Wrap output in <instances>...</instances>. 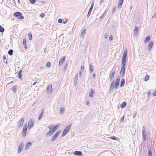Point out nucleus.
Masks as SVG:
<instances>
[{"label":"nucleus","mask_w":156,"mask_h":156,"mask_svg":"<svg viewBox=\"0 0 156 156\" xmlns=\"http://www.w3.org/2000/svg\"><path fill=\"white\" fill-rule=\"evenodd\" d=\"M127 56V50L126 49L125 50L124 52L123 53L122 64V66H125V63L126 62V58Z\"/></svg>","instance_id":"obj_1"},{"label":"nucleus","mask_w":156,"mask_h":156,"mask_svg":"<svg viewBox=\"0 0 156 156\" xmlns=\"http://www.w3.org/2000/svg\"><path fill=\"white\" fill-rule=\"evenodd\" d=\"M71 126L72 124H70L68 125V126L65 128L64 130L63 131L62 134V136H64L67 133L69 132Z\"/></svg>","instance_id":"obj_2"},{"label":"nucleus","mask_w":156,"mask_h":156,"mask_svg":"<svg viewBox=\"0 0 156 156\" xmlns=\"http://www.w3.org/2000/svg\"><path fill=\"white\" fill-rule=\"evenodd\" d=\"M14 16L17 17V18L23 20L24 19V17L22 16V14L20 12H16L14 13Z\"/></svg>","instance_id":"obj_3"},{"label":"nucleus","mask_w":156,"mask_h":156,"mask_svg":"<svg viewBox=\"0 0 156 156\" xmlns=\"http://www.w3.org/2000/svg\"><path fill=\"white\" fill-rule=\"evenodd\" d=\"M120 81V78L119 76H118L115 80L114 88L115 89H117L119 86V82Z\"/></svg>","instance_id":"obj_4"},{"label":"nucleus","mask_w":156,"mask_h":156,"mask_svg":"<svg viewBox=\"0 0 156 156\" xmlns=\"http://www.w3.org/2000/svg\"><path fill=\"white\" fill-rule=\"evenodd\" d=\"M27 130V124H25L23 126V130L22 132V135L23 137H25L26 135V133Z\"/></svg>","instance_id":"obj_5"},{"label":"nucleus","mask_w":156,"mask_h":156,"mask_svg":"<svg viewBox=\"0 0 156 156\" xmlns=\"http://www.w3.org/2000/svg\"><path fill=\"white\" fill-rule=\"evenodd\" d=\"M34 121L33 119H30L28 123V129H30L33 126Z\"/></svg>","instance_id":"obj_6"},{"label":"nucleus","mask_w":156,"mask_h":156,"mask_svg":"<svg viewBox=\"0 0 156 156\" xmlns=\"http://www.w3.org/2000/svg\"><path fill=\"white\" fill-rule=\"evenodd\" d=\"M125 66H122L121 69L120 74L121 75L122 77L124 76L125 74Z\"/></svg>","instance_id":"obj_7"},{"label":"nucleus","mask_w":156,"mask_h":156,"mask_svg":"<svg viewBox=\"0 0 156 156\" xmlns=\"http://www.w3.org/2000/svg\"><path fill=\"white\" fill-rule=\"evenodd\" d=\"M60 131H58L52 137L51 139V141H53L55 140L57 137L59 135Z\"/></svg>","instance_id":"obj_8"},{"label":"nucleus","mask_w":156,"mask_h":156,"mask_svg":"<svg viewBox=\"0 0 156 156\" xmlns=\"http://www.w3.org/2000/svg\"><path fill=\"white\" fill-rule=\"evenodd\" d=\"M24 119L25 118L23 117L19 120V122L17 124L19 127H21L23 125Z\"/></svg>","instance_id":"obj_9"},{"label":"nucleus","mask_w":156,"mask_h":156,"mask_svg":"<svg viewBox=\"0 0 156 156\" xmlns=\"http://www.w3.org/2000/svg\"><path fill=\"white\" fill-rule=\"evenodd\" d=\"M23 143H20L18 147V153H20L21 151L22 150L23 148Z\"/></svg>","instance_id":"obj_10"},{"label":"nucleus","mask_w":156,"mask_h":156,"mask_svg":"<svg viewBox=\"0 0 156 156\" xmlns=\"http://www.w3.org/2000/svg\"><path fill=\"white\" fill-rule=\"evenodd\" d=\"M146 130L144 129H143L142 130L143 139L144 141H145L146 139Z\"/></svg>","instance_id":"obj_11"},{"label":"nucleus","mask_w":156,"mask_h":156,"mask_svg":"<svg viewBox=\"0 0 156 156\" xmlns=\"http://www.w3.org/2000/svg\"><path fill=\"white\" fill-rule=\"evenodd\" d=\"M94 5V2H93L92 3V4L91 5V6H90V8L89 10V11L88 12V14H87V17H89V16H90V15L91 11H92V9L93 8Z\"/></svg>","instance_id":"obj_12"},{"label":"nucleus","mask_w":156,"mask_h":156,"mask_svg":"<svg viewBox=\"0 0 156 156\" xmlns=\"http://www.w3.org/2000/svg\"><path fill=\"white\" fill-rule=\"evenodd\" d=\"M65 57L64 56L62 57L60 59L59 62V65L60 66L63 64V63L65 61Z\"/></svg>","instance_id":"obj_13"},{"label":"nucleus","mask_w":156,"mask_h":156,"mask_svg":"<svg viewBox=\"0 0 156 156\" xmlns=\"http://www.w3.org/2000/svg\"><path fill=\"white\" fill-rule=\"evenodd\" d=\"M138 31V27H135L134 32L133 35L134 36H136L137 35Z\"/></svg>","instance_id":"obj_14"},{"label":"nucleus","mask_w":156,"mask_h":156,"mask_svg":"<svg viewBox=\"0 0 156 156\" xmlns=\"http://www.w3.org/2000/svg\"><path fill=\"white\" fill-rule=\"evenodd\" d=\"M73 154L76 156H83L82 153L80 151H75L74 152Z\"/></svg>","instance_id":"obj_15"},{"label":"nucleus","mask_w":156,"mask_h":156,"mask_svg":"<svg viewBox=\"0 0 156 156\" xmlns=\"http://www.w3.org/2000/svg\"><path fill=\"white\" fill-rule=\"evenodd\" d=\"M32 146V144L30 142H27L25 146V149L27 150L30 147Z\"/></svg>","instance_id":"obj_16"},{"label":"nucleus","mask_w":156,"mask_h":156,"mask_svg":"<svg viewBox=\"0 0 156 156\" xmlns=\"http://www.w3.org/2000/svg\"><path fill=\"white\" fill-rule=\"evenodd\" d=\"M123 2V0H119L118 5V8L119 9L121 8Z\"/></svg>","instance_id":"obj_17"},{"label":"nucleus","mask_w":156,"mask_h":156,"mask_svg":"<svg viewBox=\"0 0 156 156\" xmlns=\"http://www.w3.org/2000/svg\"><path fill=\"white\" fill-rule=\"evenodd\" d=\"M44 110V109H42V110H41V112L39 114V116H38V119L39 120H40L41 119L43 114Z\"/></svg>","instance_id":"obj_18"},{"label":"nucleus","mask_w":156,"mask_h":156,"mask_svg":"<svg viewBox=\"0 0 156 156\" xmlns=\"http://www.w3.org/2000/svg\"><path fill=\"white\" fill-rule=\"evenodd\" d=\"M153 42L152 41H150L148 44V50L150 51L151 49L153 44Z\"/></svg>","instance_id":"obj_19"},{"label":"nucleus","mask_w":156,"mask_h":156,"mask_svg":"<svg viewBox=\"0 0 156 156\" xmlns=\"http://www.w3.org/2000/svg\"><path fill=\"white\" fill-rule=\"evenodd\" d=\"M78 78V73H76V74L75 77L74 78V83L75 84H76L77 83Z\"/></svg>","instance_id":"obj_20"},{"label":"nucleus","mask_w":156,"mask_h":156,"mask_svg":"<svg viewBox=\"0 0 156 156\" xmlns=\"http://www.w3.org/2000/svg\"><path fill=\"white\" fill-rule=\"evenodd\" d=\"M94 93V90L93 89H91L90 92L89 93V96L91 98L93 97V94Z\"/></svg>","instance_id":"obj_21"},{"label":"nucleus","mask_w":156,"mask_h":156,"mask_svg":"<svg viewBox=\"0 0 156 156\" xmlns=\"http://www.w3.org/2000/svg\"><path fill=\"white\" fill-rule=\"evenodd\" d=\"M125 79H122L121 81L120 86L121 87H123L125 84Z\"/></svg>","instance_id":"obj_22"},{"label":"nucleus","mask_w":156,"mask_h":156,"mask_svg":"<svg viewBox=\"0 0 156 156\" xmlns=\"http://www.w3.org/2000/svg\"><path fill=\"white\" fill-rule=\"evenodd\" d=\"M115 73V72L114 71H113L111 74V75L109 78V79H110V80L111 81L113 79L114 75Z\"/></svg>","instance_id":"obj_23"},{"label":"nucleus","mask_w":156,"mask_h":156,"mask_svg":"<svg viewBox=\"0 0 156 156\" xmlns=\"http://www.w3.org/2000/svg\"><path fill=\"white\" fill-rule=\"evenodd\" d=\"M94 70V68L92 63L90 64L89 67V70L90 73H92Z\"/></svg>","instance_id":"obj_24"},{"label":"nucleus","mask_w":156,"mask_h":156,"mask_svg":"<svg viewBox=\"0 0 156 156\" xmlns=\"http://www.w3.org/2000/svg\"><path fill=\"white\" fill-rule=\"evenodd\" d=\"M17 87L16 85L13 86L12 88V90L13 91V92L14 93H16V90L17 89Z\"/></svg>","instance_id":"obj_25"},{"label":"nucleus","mask_w":156,"mask_h":156,"mask_svg":"<svg viewBox=\"0 0 156 156\" xmlns=\"http://www.w3.org/2000/svg\"><path fill=\"white\" fill-rule=\"evenodd\" d=\"M47 90L51 91L52 90V85L51 84L49 85L47 88Z\"/></svg>","instance_id":"obj_26"},{"label":"nucleus","mask_w":156,"mask_h":156,"mask_svg":"<svg viewBox=\"0 0 156 156\" xmlns=\"http://www.w3.org/2000/svg\"><path fill=\"white\" fill-rule=\"evenodd\" d=\"M126 102H123L121 104V106L122 108H123L125 107L126 105Z\"/></svg>","instance_id":"obj_27"},{"label":"nucleus","mask_w":156,"mask_h":156,"mask_svg":"<svg viewBox=\"0 0 156 156\" xmlns=\"http://www.w3.org/2000/svg\"><path fill=\"white\" fill-rule=\"evenodd\" d=\"M86 33V29H84L82 31L81 35V36H82L83 37L84 36Z\"/></svg>","instance_id":"obj_28"},{"label":"nucleus","mask_w":156,"mask_h":156,"mask_svg":"<svg viewBox=\"0 0 156 156\" xmlns=\"http://www.w3.org/2000/svg\"><path fill=\"white\" fill-rule=\"evenodd\" d=\"M150 36H148L147 37L145 38V40H144V42H147L149 41L150 40Z\"/></svg>","instance_id":"obj_29"},{"label":"nucleus","mask_w":156,"mask_h":156,"mask_svg":"<svg viewBox=\"0 0 156 156\" xmlns=\"http://www.w3.org/2000/svg\"><path fill=\"white\" fill-rule=\"evenodd\" d=\"M107 12V10H106L104 11L102 15L100 17V20H101L103 17L106 14Z\"/></svg>","instance_id":"obj_30"},{"label":"nucleus","mask_w":156,"mask_h":156,"mask_svg":"<svg viewBox=\"0 0 156 156\" xmlns=\"http://www.w3.org/2000/svg\"><path fill=\"white\" fill-rule=\"evenodd\" d=\"M22 70H20V71L19 72V73H18V77L20 78V79H21V78L22 77V76H21V75H22Z\"/></svg>","instance_id":"obj_31"},{"label":"nucleus","mask_w":156,"mask_h":156,"mask_svg":"<svg viewBox=\"0 0 156 156\" xmlns=\"http://www.w3.org/2000/svg\"><path fill=\"white\" fill-rule=\"evenodd\" d=\"M13 51L12 49H10L8 51V53L10 55H12Z\"/></svg>","instance_id":"obj_32"},{"label":"nucleus","mask_w":156,"mask_h":156,"mask_svg":"<svg viewBox=\"0 0 156 156\" xmlns=\"http://www.w3.org/2000/svg\"><path fill=\"white\" fill-rule=\"evenodd\" d=\"M149 78V75H147L144 78V80L145 81H147V80H148Z\"/></svg>","instance_id":"obj_33"},{"label":"nucleus","mask_w":156,"mask_h":156,"mask_svg":"<svg viewBox=\"0 0 156 156\" xmlns=\"http://www.w3.org/2000/svg\"><path fill=\"white\" fill-rule=\"evenodd\" d=\"M4 28L2 27V26L0 25V32L3 33L4 31Z\"/></svg>","instance_id":"obj_34"},{"label":"nucleus","mask_w":156,"mask_h":156,"mask_svg":"<svg viewBox=\"0 0 156 156\" xmlns=\"http://www.w3.org/2000/svg\"><path fill=\"white\" fill-rule=\"evenodd\" d=\"M54 132L51 130H51H50V131H49L48 133H47V134H48V135H51L52 134H53V133H54Z\"/></svg>","instance_id":"obj_35"},{"label":"nucleus","mask_w":156,"mask_h":156,"mask_svg":"<svg viewBox=\"0 0 156 156\" xmlns=\"http://www.w3.org/2000/svg\"><path fill=\"white\" fill-rule=\"evenodd\" d=\"M114 85H112V84L110 85V87H109V89H110V90H113V89L114 88Z\"/></svg>","instance_id":"obj_36"},{"label":"nucleus","mask_w":156,"mask_h":156,"mask_svg":"<svg viewBox=\"0 0 156 156\" xmlns=\"http://www.w3.org/2000/svg\"><path fill=\"white\" fill-rule=\"evenodd\" d=\"M116 8V6H114L112 9V13L113 14L115 12V10Z\"/></svg>","instance_id":"obj_37"},{"label":"nucleus","mask_w":156,"mask_h":156,"mask_svg":"<svg viewBox=\"0 0 156 156\" xmlns=\"http://www.w3.org/2000/svg\"><path fill=\"white\" fill-rule=\"evenodd\" d=\"M109 138L113 140H117V138L115 136H112L111 137H110Z\"/></svg>","instance_id":"obj_38"},{"label":"nucleus","mask_w":156,"mask_h":156,"mask_svg":"<svg viewBox=\"0 0 156 156\" xmlns=\"http://www.w3.org/2000/svg\"><path fill=\"white\" fill-rule=\"evenodd\" d=\"M29 38L30 40H31L32 39V36L31 33H29L28 34Z\"/></svg>","instance_id":"obj_39"},{"label":"nucleus","mask_w":156,"mask_h":156,"mask_svg":"<svg viewBox=\"0 0 156 156\" xmlns=\"http://www.w3.org/2000/svg\"><path fill=\"white\" fill-rule=\"evenodd\" d=\"M26 42H27V41H26V39L25 38H24L23 39V44L24 45L26 44Z\"/></svg>","instance_id":"obj_40"},{"label":"nucleus","mask_w":156,"mask_h":156,"mask_svg":"<svg viewBox=\"0 0 156 156\" xmlns=\"http://www.w3.org/2000/svg\"><path fill=\"white\" fill-rule=\"evenodd\" d=\"M148 156H152L151 152L150 150L148 151Z\"/></svg>","instance_id":"obj_41"},{"label":"nucleus","mask_w":156,"mask_h":156,"mask_svg":"<svg viewBox=\"0 0 156 156\" xmlns=\"http://www.w3.org/2000/svg\"><path fill=\"white\" fill-rule=\"evenodd\" d=\"M50 62H47V63L46 64V66L48 67L50 66Z\"/></svg>","instance_id":"obj_42"},{"label":"nucleus","mask_w":156,"mask_h":156,"mask_svg":"<svg viewBox=\"0 0 156 156\" xmlns=\"http://www.w3.org/2000/svg\"><path fill=\"white\" fill-rule=\"evenodd\" d=\"M152 94L154 96H156V90L153 92Z\"/></svg>","instance_id":"obj_43"},{"label":"nucleus","mask_w":156,"mask_h":156,"mask_svg":"<svg viewBox=\"0 0 156 156\" xmlns=\"http://www.w3.org/2000/svg\"><path fill=\"white\" fill-rule=\"evenodd\" d=\"M30 1L31 4H34L36 1V0H30Z\"/></svg>","instance_id":"obj_44"},{"label":"nucleus","mask_w":156,"mask_h":156,"mask_svg":"<svg viewBox=\"0 0 156 156\" xmlns=\"http://www.w3.org/2000/svg\"><path fill=\"white\" fill-rule=\"evenodd\" d=\"M65 110V109L63 108H61L60 109V112L62 113L63 112V111Z\"/></svg>","instance_id":"obj_45"},{"label":"nucleus","mask_w":156,"mask_h":156,"mask_svg":"<svg viewBox=\"0 0 156 156\" xmlns=\"http://www.w3.org/2000/svg\"><path fill=\"white\" fill-rule=\"evenodd\" d=\"M136 112H135L133 114V118H135L136 117Z\"/></svg>","instance_id":"obj_46"},{"label":"nucleus","mask_w":156,"mask_h":156,"mask_svg":"<svg viewBox=\"0 0 156 156\" xmlns=\"http://www.w3.org/2000/svg\"><path fill=\"white\" fill-rule=\"evenodd\" d=\"M124 116L123 115V116H122V118L121 119H120L121 122H123V121L124 120Z\"/></svg>","instance_id":"obj_47"},{"label":"nucleus","mask_w":156,"mask_h":156,"mask_svg":"<svg viewBox=\"0 0 156 156\" xmlns=\"http://www.w3.org/2000/svg\"><path fill=\"white\" fill-rule=\"evenodd\" d=\"M67 66V64H66V65H65L64 66V67L63 68V70H64V71L66 70Z\"/></svg>","instance_id":"obj_48"},{"label":"nucleus","mask_w":156,"mask_h":156,"mask_svg":"<svg viewBox=\"0 0 156 156\" xmlns=\"http://www.w3.org/2000/svg\"><path fill=\"white\" fill-rule=\"evenodd\" d=\"M58 22L59 23H61L62 22V20L61 19H59L58 20Z\"/></svg>","instance_id":"obj_49"},{"label":"nucleus","mask_w":156,"mask_h":156,"mask_svg":"<svg viewBox=\"0 0 156 156\" xmlns=\"http://www.w3.org/2000/svg\"><path fill=\"white\" fill-rule=\"evenodd\" d=\"M40 16L41 17L43 18L44 17V14L43 13H42L40 14Z\"/></svg>","instance_id":"obj_50"},{"label":"nucleus","mask_w":156,"mask_h":156,"mask_svg":"<svg viewBox=\"0 0 156 156\" xmlns=\"http://www.w3.org/2000/svg\"><path fill=\"white\" fill-rule=\"evenodd\" d=\"M57 129L55 128V127H54L52 129H51V130L54 132Z\"/></svg>","instance_id":"obj_51"},{"label":"nucleus","mask_w":156,"mask_h":156,"mask_svg":"<svg viewBox=\"0 0 156 156\" xmlns=\"http://www.w3.org/2000/svg\"><path fill=\"white\" fill-rule=\"evenodd\" d=\"M113 39V37H112V35H110V37L109 38V40L110 41H111Z\"/></svg>","instance_id":"obj_52"},{"label":"nucleus","mask_w":156,"mask_h":156,"mask_svg":"<svg viewBox=\"0 0 156 156\" xmlns=\"http://www.w3.org/2000/svg\"><path fill=\"white\" fill-rule=\"evenodd\" d=\"M79 73L80 77H81V75H82L81 72V71H80L79 72Z\"/></svg>","instance_id":"obj_53"},{"label":"nucleus","mask_w":156,"mask_h":156,"mask_svg":"<svg viewBox=\"0 0 156 156\" xmlns=\"http://www.w3.org/2000/svg\"><path fill=\"white\" fill-rule=\"evenodd\" d=\"M86 104L87 105H88L89 104V101H87L86 102Z\"/></svg>","instance_id":"obj_54"},{"label":"nucleus","mask_w":156,"mask_h":156,"mask_svg":"<svg viewBox=\"0 0 156 156\" xmlns=\"http://www.w3.org/2000/svg\"><path fill=\"white\" fill-rule=\"evenodd\" d=\"M24 47L25 49H27V44L24 45Z\"/></svg>","instance_id":"obj_55"},{"label":"nucleus","mask_w":156,"mask_h":156,"mask_svg":"<svg viewBox=\"0 0 156 156\" xmlns=\"http://www.w3.org/2000/svg\"><path fill=\"white\" fill-rule=\"evenodd\" d=\"M104 0H101V1L100 2V4H101L102 3L104 2Z\"/></svg>","instance_id":"obj_56"},{"label":"nucleus","mask_w":156,"mask_h":156,"mask_svg":"<svg viewBox=\"0 0 156 156\" xmlns=\"http://www.w3.org/2000/svg\"><path fill=\"white\" fill-rule=\"evenodd\" d=\"M151 92L150 91H148L147 93V95L149 97L151 94Z\"/></svg>","instance_id":"obj_57"},{"label":"nucleus","mask_w":156,"mask_h":156,"mask_svg":"<svg viewBox=\"0 0 156 156\" xmlns=\"http://www.w3.org/2000/svg\"><path fill=\"white\" fill-rule=\"evenodd\" d=\"M81 70H83L84 67H83V66H81Z\"/></svg>","instance_id":"obj_58"},{"label":"nucleus","mask_w":156,"mask_h":156,"mask_svg":"<svg viewBox=\"0 0 156 156\" xmlns=\"http://www.w3.org/2000/svg\"><path fill=\"white\" fill-rule=\"evenodd\" d=\"M6 57L5 55H3V59L5 60L6 59Z\"/></svg>","instance_id":"obj_59"},{"label":"nucleus","mask_w":156,"mask_h":156,"mask_svg":"<svg viewBox=\"0 0 156 156\" xmlns=\"http://www.w3.org/2000/svg\"><path fill=\"white\" fill-rule=\"evenodd\" d=\"M58 126H59L58 125H56L55 127L57 129V128L58 127Z\"/></svg>","instance_id":"obj_60"},{"label":"nucleus","mask_w":156,"mask_h":156,"mask_svg":"<svg viewBox=\"0 0 156 156\" xmlns=\"http://www.w3.org/2000/svg\"><path fill=\"white\" fill-rule=\"evenodd\" d=\"M111 84H112V85H114V81H113L111 83Z\"/></svg>","instance_id":"obj_61"},{"label":"nucleus","mask_w":156,"mask_h":156,"mask_svg":"<svg viewBox=\"0 0 156 156\" xmlns=\"http://www.w3.org/2000/svg\"><path fill=\"white\" fill-rule=\"evenodd\" d=\"M93 77L94 78H95V74L94 73L93 74Z\"/></svg>","instance_id":"obj_62"},{"label":"nucleus","mask_w":156,"mask_h":156,"mask_svg":"<svg viewBox=\"0 0 156 156\" xmlns=\"http://www.w3.org/2000/svg\"><path fill=\"white\" fill-rule=\"evenodd\" d=\"M3 62H5L6 64H7V61H6L5 62V60L4 61L3 60Z\"/></svg>","instance_id":"obj_63"},{"label":"nucleus","mask_w":156,"mask_h":156,"mask_svg":"<svg viewBox=\"0 0 156 156\" xmlns=\"http://www.w3.org/2000/svg\"><path fill=\"white\" fill-rule=\"evenodd\" d=\"M36 83H37V82H34L33 84V85H35Z\"/></svg>","instance_id":"obj_64"}]
</instances>
